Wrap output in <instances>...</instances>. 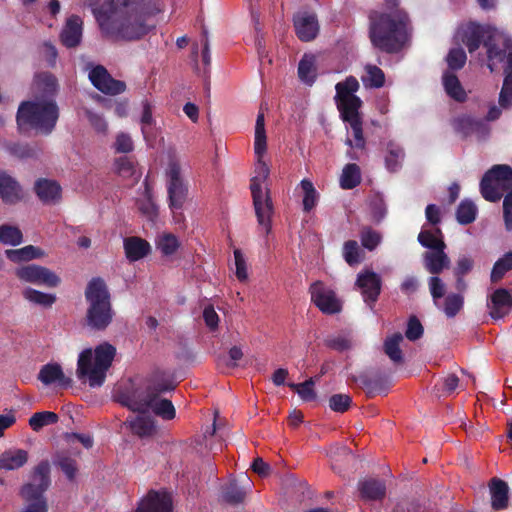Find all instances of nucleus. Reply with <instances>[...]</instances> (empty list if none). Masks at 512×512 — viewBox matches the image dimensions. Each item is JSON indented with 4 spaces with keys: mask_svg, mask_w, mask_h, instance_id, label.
Here are the masks:
<instances>
[{
    "mask_svg": "<svg viewBox=\"0 0 512 512\" xmlns=\"http://www.w3.org/2000/svg\"><path fill=\"white\" fill-rule=\"evenodd\" d=\"M124 250L129 261H138L151 251L150 244L140 237H129L124 240Z\"/></svg>",
    "mask_w": 512,
    "mask_h": 512,
    "instance_id": "27",
    "label": "nucleus"
},
{
    "mask_svg": "<svg viewBox=\"0 0 512 512\" xmlns=\"http://www.w3.org/2000/svg\"><path fill=\"white\" fill-rule=\"evenodd\" d=\"M370 208H371V216L372 219L379 223L381 222L386 214H387V207L384 199L380 195H376L371 199L370 202Z\"/></svg>",
    "mask_w": 512,
    "mask_h": 512,
    "instance_id": "57",
    "label": "nucleus"
},
{
    "mask_svg": "<svg viewBox=\"0 0 512 512\" xmlns=\"http://www.w3.org/2000/svg\"><path fill=\"white\" fill-rule=\"evenodd\" d=\"M462 307L463 297L459 294L452 293L446 297L444 304L442 306L439 305L438 308L441 309L447 317L452 318L456 316Z\"/></svg>",
    "mask_w": 512,
    "mask_h": 512,
    "instance_id": "47",
    "label": "nucleus"
},
{
    "mask_svg": "<svg viewBox=\"0 0 512 512\" xmlns=\"http://www.w3.org/2000/svg\"><path fill=\"white\" fill-rule=\"evenodd\" d=\"M356 286L360 289L365 302H374L380 294L381 279L375 272L365 270L358 274Z\"/></svg>",
    "mask_w": 512,
    "mask_h": 512,
    "instance_id": "21",
    "label": "nucleus"
},
{
    "mask_svg": "<svg viewBox=\"0 0 512 512\" xmlns=\"http://www.w3.org/2000/svg\"><path fill=\"white\" fill-rule=\"evenodd\" d=\"M38 380L46 386L53 384L68 386L71 383V379L65 376L61 365L54 362L41 367Z\"/></svg>",
    "mask_w": 512,
    "mask_h": 512,
    "instance_id": "25",
    "label": "nucleus"
},
{
    "mask_svg": "<svg viewBox=\"0 0 512 512\" xmlns=\"http://www.w3.org/2000/svg\"><path fill=\"white\" fill-rule=\"evenodd\" d=\"M503 213L505 227L508 231L512 230V192L506 195L503 201Z\"/></svg>",
    "mask_w": 512,
    "mask_h": 512,
    "instance_id": "64",
    "label": "nucleus"
},
{
    "mask_svg": "<svg viewBox=\"0 0 512 512\" xmlns=\"http://www.w3.org/2000/svg\"><path fill=\"white\" fill-rule=\"evenodd\" d=\"M342 255L350 266L359 264L362 261V251L355 240H349L344 243Z\"/></svg>",
    "mask_w": 512,
    "mask_h": 512,
    "instance_id": "44",
    "label": "nucleus"
},
{
    "mask_svg": "<svg viewBox=\"0 0 512 512\" xmlns=\"http://www.w3.org/2000/svg\"><path fill=\"white\" fill-rule=\"evenodd\" d=\"M429 291L436 307H439V301L446 292V285L438 276H432L428 280Z\"/></svg>",
    "mask_w": 512,
    "mask_h": 512,
    "instance_id": "55",
    "label": "nucleus"
},
{
    "mask_svg": "<svg viewBox=\"0 0 512 512\" xmlns=\"http://www.w3.org/2000/svg\"><path fill=\"white\" fill-rule=\"evenodd\" d=\"M172 497L166 491H150L139 503L136 512H171Z\"/></svg>",
    "mask_w": 512,
    "mask_h": 512,
    "instance_id": "19",
    "label": "nucleus"
},
{
    "mask_svg": "<svg viewBox=\"0 0 512 512\" xmlns=\"http://www.w3.org/2000/svg\"><path fill=\"white\" fill-rule=\"evenodd\" d=\"M477 207L476 205L469 200H464L460 203L457 209V220L460 224H469L473 222L476 218Z\"/></svg>",
    "mask_w": 512,
    "mask_h": 512,
    "instance_id": "46",
    "label": "nucleus"
},
{
    "mask_svg": "<svg viewBox=\"0 0 512 512\" xmlns=\"http://www.w3.org/2000/svg\"><path fill=\"white\" fill-rule=\"evenodd\" d=\"M91 10L101 32L114 39L136 40L148 34L149 19L162 13L164 0H81Z\"/></svg>",
    "mask_w": 512,
    "mask_h": 512,
    "instance_id": "1",
    "label": "nucleus"
},
{
    "mask_svg": "<svg viewBox=\"0 0 512 512\" xmlns=\"http://www.w3.org/2000/svg\"><path fill=\"white\" fill-rule=\"evenodd\" d=\"M316 61V55L306 53L298 64V77L307 85H312L316 79Z\"/></svg>",
    "mask_w": 512,
    "mask_h": 512,
    "instance_id": "32",
    "label": "nucleus"
},
{
    "mask_svg": "<svg viewBox=\"0 0 512 512\" xmlns=\"http://www.w3.org/2000/svg\"><path fill=\"white\" fill-rule=\"evenodd\" d=\"M466 59V53L462 48H452L446 57L447 64L451 69L462 68Z\"/></svg>",
    "mask_w": 512,
    "mask_h": 512,
    "instance_id": "58",
    "label": "nucleus"
},
{
    "mask_svg": "<svg viewBox=\"0 0 512 512\" xmlns=\"http://www.w3.org/2000/svg\"><path fill=\"white\" fill-rule=\"evenodd\" d=\"M511 307L512 296L504 288L495 290L487 302L489 315L495 320L505 317L510 312Z\"/></svg>",
    "mask_w": 512,
    "mask_h": 512,
    "instance_id": "20",
    "label": "nucleus"
},
{
    "mask_svg": "<svg viewBox=\"0 0 512 512\" xmlns=\"http://www.w3.org/2000/svg\"><path fill=\"white\" fill-rule=\"evenodd\" d=\"M116 355V348L103 342L92 349L83 350L78 357L76 374L82 380L86 379L91 387H100Z\"/></svg>",
    "mask_w": 512,
    "mask_h": 512,
    "instance_id": "8",
    "label": "nucleus"
},
{
    "mask_svg": "<svg viewBox=\"0 0 512 512\" xmlns=\"http://www.w3.org/2000/svg\"><path fill=\"white\" fill-rule=\"evenodd\" d=\"M479 124L480 123L470 115H459L452 121L453 129L464 136L473 133Z\"/></svg>",
    "mask_w": 512,
    "mask_h": 512,
    "instance_id": "41",
    "label": "nucleus"
},
{
    "mask_svg": "<svg viewBox=\"0 0 512 512\" xmlns=\"http://www.w3.org/2000/svg\"><path fill=\"white\" fill-rule=\"evenodd\" d=\"M361 497L368 500H377L385 495V485L382 481L365 479L359 482Z\"/></svg>",
    "mask_w": 512,
    "mask_h": 512,
    "instance_id": "33",
    "label": "nucleus"
},
{
    "mask_svg": "<svg viewBox=\"0 0 512 512\" xmlns=\"http://www.w3.org/2000/svg\"><path fill=\"white\" fill-rule=\"evenodd\" d=\"M403 159V149L395 143H389L387 145V154L385 156L387 169L392 172L397 171L401 167Z\"/></svg>",
    "mask_w": 512,
    "mask_h": 512,
    "instance_id": "40",
    "label": "nucleus"
},
{
    "mask_svg": "<svg viewBox=\"0 0 512 512\" xmlns=\"http://www.w3.org/2000/svg\"><path fill=\"white\" fill-rule=\"evenodd\" d=\"M58 421V415L50 411L34 413L29 419V425L34 431H39L43 427L55 424Z\"/></svg>",
    "mask_w": 512,
    "mask_h": 512,
    "instance_id": "42",
    "label": "nucleus"
},
{
    "mask_svg": "<svg viewBox=\"0 0 512 512\" xmlns=\"http://www.w3.org/2000/svg\"><path fill=\"white\" fill-rule=\"evenodd\" d=\"M21 512H47L48 505L44 496L35 497L32 501H26Z\"/></svg>",
    "mask_w": 512,
    "mask_h": 512,
    "instance_id": "61",
    "label": "nucleus"
},
{
    "mask_svg": "<svg viewBox=\"0 0 512 512\" xmlns=\"http://www.w3.org/2000/svg\"><path fill=\"white\" fill-rule=\"evenodd\" d=\"M314 384L315 381L311 378L300 384L291 383L289 387L292 388L303 401H312L316 398Z\"/></svg>",
    "mask_w": 512,
    "mask_h": 512,
    "instance_id": "54",
    "label": "nucleus"
},
{
    "mask_svg": "<svg viewBox=\"0 0 512 512\" xmlns=\"http://www.w3.org/2000/svg\"><path fill=\"white\" fill-rule=\"evenodd\" d=\"M351 404V398L347 394H335L329 399V407L335 412H345Z\"/></svg>",
    "mask_w": 512,
    "mask_h": 512,
    "instance_id": "59",
    "label": "nucleus"
},
{
    "mask_svg": "<svg viewBox=\"0 0 512 512\" xmlns=\"http://www.w3.org/2000/svg\"><path fill=\"white\" fill-rule=\"evenodd\" d=\"M267 148L265 117L263 113H259L254 127L253 150L255 155V168L254 175L251 178L250 190L257 221L259 225L266 230V233H269L271 230L273 204L270 197V190L266 184L270 174L269 165L264 160Z\"/></svg>",
    "mask_w": 512,
    "mask_h": 512,
    "instance_id": "3",
    "label": "nucleus"
},
{
    "mask_svg": "<svg viewBox=\"0 0 512 512\" xmlns=\"http://www.w3.org/2000/svg\"><path fill=\"white\" fill-rule=\"evenodd\" d=\"M137 206L142 214L150 222H155L158 217V206L152 199L149 189L146 187L143 198L137 201Z\"/></svg>",
    "mask_w": 512,
    "mask_h": 512,
    "instance_id": "35",
    "label": "nucleus"
},
{
    "mask_svg": "<svg viewBox=\"0 0 512 512\" xmlns=\"http://www.w3.org/2000/svg\"><path fill=\"white\" fill-rule=\"evenodd\" d=\"M359 82L349 76L335 86V100L337 108L344 122L347 123V136L345 144L349 147L346 156L351 160H358L365 150L366 140L363 135L360 108L361 99L356 95L359 90Z\"/></svg>",
    "mask_w": 512,
    "mask_h": 512,
    "instance_id": "4",
    "label": "nucleus"
},
{
    "mask_svg": "<svg viewBox=\"0 0 512 512\" xmlns=\"http://www.w3.org/2000/svg\"><path fill=\"white\" fill-rule=\"evenodd\" d=\"M88 303L86 320L89 327L95 330L106 329L113 319L110 295L103 280L92 279L85 290Z\"/></svg>",
    "mask_w": 512,
    "mask_h": 512,
    "instance_id": "9",
    "label": "nucleus"
},
{
    "mask_svg": "<svg viewBox=\"0 0 512 512\" xmlns=\"http://www.w3.org/2000/svg\"><path fill=\"white\" fill-rule=\"evenodd\" d=\"M57 463L69 479L74 478L77 471V467L73 459L63 456L58 459Z\"/></svg>",
    "mask_w": 512,
    "mask_h": 512,
    "instance_id": "63",
    "label": "nucleus"
},
{
    "mask_svg": "<svg viewBox=\"0 0 512 512\" xmlns=\"http://www.w3.org/2000/svg\"><path fill=\"white\" fill-rule=\"evenodd\" d=\"M480 192L490 202H496L512 193V168L508 165L493 166L483 176Z\"/></svg>",
    "mask_w": 512,
    "mask_h": 512,
    "instance_id": "11",
    "label": "nucleus"
},
{
    "mask_svg": "<svg viewBox=\"0 0 512 512\" xmlns=\"http://www.w3.org/2000/svg\"><path fill=\"white\" fill-rule=\"evenodd\" d=\"M418 241L431 250L424 254V267L429 273L436 275L449 267L450 260L444 251L446 245L440 229H423L418 235Z\"/></svg>",
    "mask_w": 512,
    "mask_h": 512,
    "instance_id": "10",
    "label": "nucleus"
},
{
    "mask_svg": "<svg viewBox=\"0 0 512 512\" xmlns=\"http://www.w3.org/2000/svg\"><path fill=\"white\" fill-rule=\"evenodd\" d=\"M402 340L403 336L400 333H396L388 337L385 341V352L394 362H401L402 360V353L399 349V345Z\"/></svg>",
    "mask_w": 512,
    "mask_h": 512,
    "instance_id": "50",
    "label": "nucleus"
},
{
    "mask_svg": "<svg viewBox=\"0 0 512 512\" xmlns=\"http://www.w3.org/2000/svg\"><path fill=\"white\" fill-rule=\"evenodd\" d=\"M156 245L164 255H171L178 249L179 242L175 235L163 233L158 236Z\"/></svg>",
    "mask_w": 512,
    "mask_h": 512,
    "instance_id": "49",
    "label": "nucleus"
},
{
    "mask_svg": "<svg viewBox=\"0 0 512 512\" xmlns=\"http://www.w3.org/2000/svg\"><path fill=\"white\" fill-rule=\"evenodd\" d=\"M165 183L169 207L171 209L182 208L188 195V183L183 176L181 163L175 158H171L167 164Z\"/></svg>",
    "mask_w": 512,
    "mask_h": 512,
    "instance_id": "12",
    "label": "nucleus"
},
{
    "mask_svg": "<svg viewBox=\"0 0 512 512\" xmlns=\"http://www.w3.org/2000/svg\"><path fill=\"white\" fill-rule=\"evenodd\" d=\"M6 151L19 159L33 158L38 154V150L35 147L16 142L8 143L6 145Z\"/></svg>",
    "mask_w": 512,
    "mask_h": 512,
    "instance_id": "45",
    "label": "nucleus"
},
{
    "mask_svg": "<svg viewBox=\"0 0 512 512\" xmlns=\"http://www.w3.org/2000/svg\"><path fill=\"white\" fill-rule=\"evenodd\" d=\"M442 83L447 95L458 102L467 98V93L461 85L458 77L452 71H445L442 76Z\"/></svg>",
    "mask_w": 512,
    "mask_h": 512,
    "instance_id": "30",
    "label": "nucleus"
},
{
    "mask_svg": "<svg viewBox=\"0 0 512 512\" xmlns=\"http://www.w3.org/2000/svg\"><path fill=\"white\" fill-rule=\"evenodd\" d=\"M0 242L4 245L17 246L23 242L21 230L13 225H0Z\"/></svg>",
    "mask_w": 512,
    "mask_h": 512,
    "instance_id": "37",
    "label": "nucleus"
},
{
    "mask_svg": "<svg viewBox=\"0 0 512 512\" xmlns=\"http://www.w3.org/2000/svg\"><path fill=\"white\" fill-rule=\"evenodd\" d=\"M36 89L42 93L40 97L51 98L56 92L58 84L57 79L50 73L38 74L35 78Z\"/></svg>",
    "mask_w": 512,
    "mask_h": 512,
    "instance_id": "36",
    "label": "nucleus"
},
{
    "mask_svg": "<svg viewBox=\"0 0 512 512\" xmlns=\"http://www.w3.org/2000/svg\"><path fill=\"white\" fill-rule=\"evenodd\" d=\"M50 486V464L41 461L31 473L30 481L20 489V495L25 501H32L35 497L43 496Z\"/></svg>",
    "mask_w": 512,
    "mask_h": 512,
    "instance_id": "14",
    "label": "nucleus"
},
{
    "mask_svg": "<svg viewBox=\"0 0 512 512\" xmlns=\"http://www.w3.org/2000/svg\"><path fill=\"white\" fill-rule=\"evenodd\" d=\"M510 270H512V252L506 253L495 262L491 271V281L498 282Z\"/></svg>",
    "mask_w": 512,
    "mask_h": 512,
    "instance_id": "43",
    "label": "nucleus"
},
{
    "mask_svg": "<svg viewBox=\"0 0 512 512\" xmlns=\"http://www.w3.org/2000/svg\"><path fill=\"white\" fill-rule=\"evenodd\" d=\"M20 182L9 172L0 170V199L6 205H16L25 199Z\"/></svg>",
    "mask_w": 512,
    "mask_h": 512,
    "instance_id": "16",
    "label": "nucleus"
},
{
    "mask_svg": "<svg viewBox=\"0 0 512 512\" xmlns=\"http://www.w3.org/2000/svg\"><path fill=\"white\" fill-rule=\"evenodd\" d=\"M29 461V452L21 448H9L0 454V470L16 471Z\"/></svg>",
    "mask_w": 512,
    "mask_h": 512,
    "instance_id": "23",
    "label": "nucleus"
},
{
    "mask_svg": "<svg viewBox=\"0 0 512 512\" xmlns=\"http://www.w3.org/2000/svg\"><path fill=\"white\" fill-rule=\"evenodd\" d=\"M234 266L235 276L241 282H246L249 279L248 263L245 254L240 249L234 250Z\"/></svg>",
    "mask_w": 512,
    "mask_h": 512,
    "instance_id": "48",
    "label": "nucleus"
},
{
    "mask_svg": "<svg viewBox=\"0 0 512 512\" xmlns=\"http://www.w3.org/2000/svg\"><path fill=\"white\" fill-rule=\"evenodd\" d=\"M311 301L325 314H335L341 311L342 303L335 291L322 281H315L309 289Z\"/></svg>",
    "mask_w": 512,
    "mask_h": 512,
    "instance_id": "15",
    "label": "nucleus"
},
{
    "mask_svg": "<svg viewBox=\"0 0 512 512\" xmlns=\"http://www.w3.org/2000/svg\"><path fill=\"white\" fill-rule=\"evenodd\" d=\"M300 188L303 192V210L305 212L311 211L318 202V193L313 183L308 179H303L300 182Z\"/></svg>",
    "mask_w": 512,
    "mask_h": 512,
    "instance_id": "39",
    "label": "nucleus"
},
{
    "mask_svg": "<svg viewBox=\"0 0 512 512\" xmlns=\"http://www.w3.org/2000/svg\"><path fill=\"white\" fill-rule=\"evenodd\" d=\"M360 239L363 247L372 251L381 243L382 234L370 227H365L361 231Z\"/></svg>",
    "mask_w": 512,
    "mask_h": 512,
    "instance_id": "51",
    "label": "nucleus"
},
{
    "mask_svg": "<svg viewBox=\"0 0 512 512\" xmlns=\"http://www.w3.org/2000/svg\"><path fill=\"white\" fill-rule=\"evenodd\" d=\"M83 21L79 16H70L61 32V41L68 47L72 48L77 46L82 38Z\"/></svg>",
    "mask_w": 512,
    "mask_h": 512,
    "instance_id": "24",
    "label": "nucleus"
},
{
    "mask_svg": "<svg viewBox=\"0 0 512 512\" xmlns=\"http://www.w3.org/2000/svg\"><path fill=\"white\" fill-rule=\"evenodd\" d=\"M15 274L20 281L55 288L61 284V278L51 269L37 265L29 264L16 269Z\"/></svg>",
    "mask_w": 512,
    "mask_h": 512,
    "instance_id": "13",
    "label": "nucleus"
},
{
    "mask_svg": "<svg viewBox=\"0 0 512 512\" xmlns=\"http://www.w3.org/2000/svg\"><path fill=\"white\" fill-rule=\"evenodd\" d=\"M296 35L301 41L313 40L319 32V24L314 13L309 11H298L293 17Z\"/></svg>",
    "mask_w": 512,
    "mask_h": 512,
    "instance_id": "18",
    "label": "nucleus"
},
{
    "mask_svg": "<svg viewBox=\"0 0 512 512\" xmlns=\"http://www.w3.org/2000/svg\"><path fill=\"white\" fill-rule=\"evenodd\" d=\"M203 319L210 330L214 331L217 329L220 319L213 306H207L204 308Z\"/></svg>",
    "mask_w": 512,
    "mask_h": 512,
    "instance_id": "62",
    "label": "nucleus"
},
{
    "mask_svg": "<svg viewBox=\"0 0 512 512\" xmlns=\"http://www.w3.org/2000/svg\"><path fill=\"white\" fill-rule=\"evenodd\" d=\"M362 82L366 87L380 88L384 85L385 75L377 66L366 65L365 75L362 76Z\"/></svg>",
    "mask_w": 512,
    "mask_h": 512,
    "instance_id": "38",
    "label": "nucleus"
},
{
    "mask_svg": "<svg viewBox=\"0 0 512 512\" xmlns=\"http://www.w3.org/2000/svg\"><path fill=\"white\" fill-rule=\"evenodd\" d=\"M245 495L246 491L239 487L235 482L229 483L225 486L222 492L223 500L231 504L240 503L243 501Z\"/></svg>",
    "mask_w": 512,
    "mask_h": 512,
    "instance_id": "53",
    "label": "nucleus"
},
{
    "mask_svg": "<svg viewBox=\"0 0 512 512\" xmlns=\"http://www.w3.org/2000/svg\"><path fill=\"white\" fill-rule=\"evenodd\" d=\"M6 256L15 263L41 259L46 256V252L34 245H27L19 249L6 250Z\"/></svg>",
    "mask_w": 512,
    "mask_h": 512,
    "instance_id": "31",
    "label": "nucleus"
},
{
    "mask_svg": "<svg viewBox=\"0 0 512 512\" xmlns=\"http://www.w3.org/2000/svg\"><path fill=\"white\" fill-rule=\"evenodd\" d=\"M141 131L143 134V137L145 139H148L150 136V129L152 125L154 124V120L152 117V108L148 101L144 100L142 101V115H141Z\"/></svg>",
    "mask_w": 512,
    "mask_h": 512,
    "instance_id": "56",
    "label": "nucleus"
},
{
    "mask_svg": "<svg viewBox=\"0 0 512 512\" xmlns=\"http://www.w3.org/2000/svg\"><path fill=\"white\" fill-rule=\"evenodd\" d=\"M115 149L120 153H128L133 150V141L129 134L120 132L116 136Z\"/></svg>",
    "mask_w": 512,
    "mask_h": 512,
    "instance_id": "60",
    "label": "nucleus"
},
{
    "mask_svg": "<svg viewBox=\"0 0 512 512\" xmlns=\"http://www.w3.org/2000/svg\"><path fill=\"white\" fill-rule=\"evenodd\" d=\"M85 116L90 126L95 130L96 133L106 135L108 132V123L105 117L91 109H85Z\"/></svg>",
    "mask_w": 512,
    "mask_h": 512,
    "instance_id": "52",
    "label": "nucleus"
},
{
    "mask_svg": "<svg viewBox=\"0 0 512 512\" xmlns=\"http://www.w3.org/2000/svg\"><path fill=\"white\" fill-rule=\"evenodd\" d=\"M144 414L140 413L133 418L127 419L123 426L128 427L133 434L141 438L152 436L156 431L154 421L151 417Z\"/></svg>",
    "mask_w": 512,
    "mask_h": 512,
    "instance_id": "26",
    "label": "nucleus"
},
{
    "mask_svg": "<svg viewBox=\"0 0 512 512\" xmlns=\"http://www.w3.org/2000/svg\"><path fill=\"white\" fill-rule=\"evenodd\" d=\"M491 494V504L496 510H501L508 505L509 487L507 483L501 479L493 478L489 484Z\"/></svg>",
    "mask_w": 512,
    "mask_h": 512,
    "instance_id": "29",
    "label": "nucleus"
},
{
    "mask_svg": "<svg viewBox=\"0 0 512 512\" xmlns=\"http://www.w3.org/2000/svg\"><path fill=\"white\" fill-rule=\"evenodd\" d=\"M22 297L25 301L33 306L43 309L51 308L57 300L53 293H46L32 287H26L22 290Z\"/></svg>",
    "mask_w": 512,
    "mask_h": 512,
    "instance_id": "28",
    "label": "nucleus"
},
{
    "mask_svg": "<svg viewBox=\"0 0 512 512\" xmlns=\"http://www.w3.org/2000/svg\"><path fill=\"white\" fill-rule=\"evenodd\" d=\"M34 191L39 200L45 205H55L61 201V186L51 179L41 178L34 184Z\"/></svg>",
    "mask_w": 512,
    "mask_h": 512,
    "instance_id": "22",
    "label": "nucleus"
},
{
    "mask_svg": "<svg viewBox=\"0 0 512 512\" xmlns=\"http://www.w3.org/2000/svg\"><path fill=\"white\" fill-rule=\"evenodd\" d=\"M174 389L172 382L149 385L145 391L140 389L124 390L118 393L117 401L132 411L146 413L153 411L163 419L170 420L175 417V408L171 401L158 397L159 393Z\"/></svg>",
    "mask_w": 512,
    "mask_h": 512,
    "instance_id": "5",
    "label": "nucleus"
},
{
    "mask_svg": "<svg viewBox=\"0 0 512 512\" xmlns=\"http://www.w3.org/2000/svg\"><path fill=\"white\" fill-rule=\"evenodd\" d=\"M58 116V107L52 98L34 97L20 104L17 124L21 131L32 129L48 135L55 128Z\"/></svg>",
    "mask_w": 512,
    "mask_h": 512,
    "instance_id": "6",
    "label": "nucleus"
},
{
    "mask_svg": "<svg viewBox=\"0 0 512 512\" xmlns=\"http://www.w3.org/2000/svg\"><path fill=\"white\" fill-rule=\"evenodd\" d=\"M361 182V170L357 164H346L340 175L339 183L343 189H353Z\"/></svg>",
    "mask_w": 512,
    "mask_h": 512,
    "instance_id": "34",
    "label": "nucleus"
},
{
    "mask_svg": "<svg viewBox=\"0 0 512 512\" xmlns=\"http://www.w3.org/2000/svg\"><path fill=\"white\" fill-rule=\"evenodd\" d=\"M89 79L95 88L105 94L116 95L125 90V84L113 79L103 66L93 67Z\"/></svg>",
    "mask_w": 512,
    "mask_h": 512,
    "instance_id": "17",
    "label": "nucleus"
},
{
    "mask_svg": "<svg viewBox=\"0 0 512 512\" xmlns=\"http://www.w3.org/2000/svg\"><path fill=\"white\" fill-rule=\"evenodd\" d=\"M406 16L374 13L370 17V39L372 44L387 52L398 51L406 41Z\"/></svg>",
    "mask_w": 512,
    "mask_h": 512,
    "instance_id": "7",
    "label": "nucleus"
},
{
    "mask_svg": "<svg viewBox=\"0 0 512 512\" xmlns=\"http://www.w3.org/2000/svg\"><path fill=\"white\" fill-rule=\"evenodd\" d=\"M462 42L472 54L481 45L486 50L487 67L494 72L505 62V78L499 94V107L492 105L487 120L494 121L501 115V109L512 106V38L503 29L491 24L469 23L460 32Z\"/></svg>",
    "mask_w": 512,
    "mask_h": 512,
    "instance_id": "2",
    "label": "nucleus"
}]
</instances>
